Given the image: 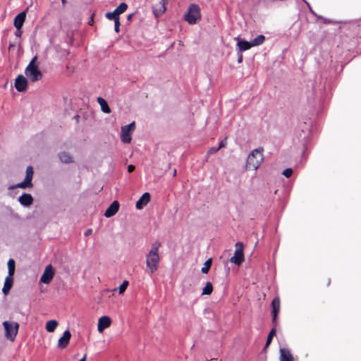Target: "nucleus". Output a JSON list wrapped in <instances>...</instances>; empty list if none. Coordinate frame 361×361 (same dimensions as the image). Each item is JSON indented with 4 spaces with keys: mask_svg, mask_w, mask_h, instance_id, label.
<instances>
[{
    "mask_svg": "<svg viewBox=\"0 0 361 361\" xmlns=\"http://www.w3.org/2000/svg\"><path fill=\"white\" fill-rule=\"evenodd\" d=\"M158 269V245L154 243L151 250L146 256L145 272L152 277V275Z\"/></svg>",
    "mask_w": 361,
    "mask_h": 361,
    "instance_id": "obj_1",
    "label": "nucleus"
},
{
    "mask_svg": "<svg viewBox=\"0 0 361 361\" xmlns=\"http://www.w3.org/2000/svg\"><path fill=\"white\" fill-rule=\"evenodd\" d=\"M264 161L263 149L261 148L252 150L247 156L245 169L256 171Z\"/></svg>",
    "mask_w": 361,
    "mask_h": 361,
    "instance_id": "obj_2",
    "label": "nucleus"
},
{
    "mask_svg": "<svg viewBox=\"0 0 361 361\" xmlns=\"http://www.w3.org/2000/svg\"><path fill=\"white\" fill-rule=\"evenodd\" d=\"M37 59V56H35L25 70V74L33 82L41 80L42 78V73L35 63Z\"/></svg>",
    "mask_w": 361,
    "mask_h": 361,
    "instance_id": "obj_3",
    "label": "nucleus"
},
{
    "mask_svg": "<svg viewBox=\"0 0 361 361\" xmlns=\"http://www.w3.org/2000/svg\"><path fill=\"white\" fill-rule=\"evenodd\" d=\"M201 18L200 8L198 5L192 4L189 6L188 12L185 15V20L190 25L197 23Z\"/></svg>",
    "mask_w": 361,
    "mask_h": 361,
    "instance_id": "obj_4",
    "label": "nucleus"
},
{
    "mask_svg": "<svg viewBox=\"0 0 361 361\" xmlns=\"http://www.w3.org/2000/svg\"><path fill=\"white\" fill-rule=\"evenodd\" d=\"M3 325L6 331V338L11 341H14L18 334L19 324L17 322H9L8 321H5L3 323Z\"/></svg>",
    "mask_w": 361,
    "mask_h": 361,
    "instance_id": "obj_5",
    "label": "nucleus"
},
{
    "mask_svg": "<svg viewBox=\"0 0 361 361\" xmlns=\"http://www.w3.org/2000/svg\"><path fill=\"white\" fill-rule=\"evenodd\" d=\"M243 247L244 246L243 243H236L234 255L230 259L231 263L240 265L244 262Z\"/></svg>",
    "mask_w": 361,
    "mask_h": 361,
    "instance_id": "obj_6",
    "label": "nucleus"
},
{
    "mask_svg": "<svg viewBox=\"0 0 361 361\" xmlns=\"http://www.w3.org/2000/svg\"><path fill=\"white\" fill-rule=\"evenodd\" d=\"M54 275V271L51 264L46 267L45 270L41 276L40 281L48 284L51 282Z\"/></svg>",
    "mask_w": 361,
    "mask_h": 361,
    "instance_id": "obj_7",
    "label": "nucleus"
},
{
    "mask_svg": "<svg viewBox=\"0 0 361 361\" xmlns=\"http://www.w3.org/2000/svg\"><path fill=\"white\" fill-rule=\"evenodd\" d=\"M27 80L23 75H19L15 80V87L18 92H23L26 90Z\"/></svg>",
    "mask_w": 361,
    "mask_h": 361,
    "instance_id": "obj_8",
    "label": "nucleus"
},
{
    "mask_svg": "<svg viewBox=\"0 0 361 361\" xmlns=\"http://www.w3.org/2000/svg\"><path fill=\"white\" fill-rule=\"evenodd\" d=\"M118 209H119V203L118 201L115 200L106 209V210L104 212V216L106 218L111 217V216H114L118 212Z\"/></svg>",
    "mask_w": 361,
    "mask_h": 361,
    "instance_id": "obj_9",
    "label": "nucleus"
},
{
    "mask_svg": "<svg viewBox=\"0 0 361 361\" xmlns=\"http://www.w3.org/2000/svg\"><path fill=\"white\" fill-rule=\"evenodd\" d=\"M71 337V332L68 330L65 331L63 334V336L59 340V348H65L68 345Z\"/></svg>",
    "mask_w": 361,
    "mask_h": 361,
    "instance_id": "obj_10",
    "label": "nucleus"
},
{
    "mask_svg": "<svg viewBox=\"0 0 361 361\" xmlns=\"http://www.w3.org/2000/svg\"><path fill=\"white\" fill-rule=\"evenodd\" d=\"M18 201L20 204L23 207H29L33 202V197L30 194L23 193L19 197Z\"/></svg>",
    "mask_w": 361,
    "mask_h": 361,
    "instance_id": "obj_11",
    "label": "nucleus"
},
{
    "mask_svg": "<svg viewBox=\"0 0 361 361\" xmlns=\"http://www.w3.org/2000/svg\"><path fill=\"white\" fill-rule=\"evenodd\" d=\"M111 325V319L107 316H103L99 319L97 329L102 332L105 329Z\"/></svg>",
    "mask_w": 361,
    "mask_h": 361,
    "instance_id": "obj_12",
    "label": "nucleus"
},
{
    "mask_svg": "<svg viewBox=\"0 0 361 361\" xmlns=\"http://www.w3.org/2000/svg\"><path fill=\"white\" fill-rule=\"evenodd\" d=\"M149 200H150L149 193L145 192L136 202V209H142L149 202Z\"/></svg>",
    "mask_w": 361,
    "mask_h": 361,
    "instance_id": "obj_13",
    "label": "nucleus"
},
{
    "mask_svg": "<svg viewBox=\"0 0 361 361\" xmlns=\"http://www.w3.org/2000/svg\"><path fill=\"white\" fill-rule=\"evenodd\" d=\"M236 40L238 41L237 47L239 51H245L250 49L251 47H253L251 42L242 40L238 37L236 38Z\"/></svg>",
    "mask_w": 361,
    "mask_h": 361,
    "instance_id": "obj_14",
    "label": "nucleus"
},
{
    "mask_svg": "<svg viewBox=\"0 0 361 361\" xmlns=\"http://www.w3.org/2000/svg\"><path fill=\"white\" fill-rule=\"evenodd\" d=\"M13 276H10L9 274H8V276H6V278L5 279L4 285V287L2 289V292L4 295H7L13 286Z\"/></svg>",
    "mask_w": 361,
    "mask_h": 361,
    "instance_id": "obj_15",
    "label": "nucleus"
},
{
    "mask_svg": "<svg viewBox=\"0 0 361 361\" xmlns=\"http://www.w3.org/2000/svg\"><path fill=\"white\" fill-rule=\"evenodd\" d=\"M26 13L25 11L20 12L14 18V26L16 28L22 27L25 20Z\"/></svg>",
    "mask_w": 361,
    "mask_h": 361,
    "instance_id": "obj_16",
    "label": "nucleus"
},
{
    "mask_svg": "<svg viewBox=\"0 0 361 361\" xmlns=\"http://www.w3.org/2000/svg\"><path fill=\"white\" fill-rule=\"evenodd\" d=\"M273 320L275 321L277 314L280 311V300L279 298H275L271 302Z\"/></svg>",
    "mask_w": 361,
    "mask_h": 361,
    "instance_id": "obj_17",
    "label": "nucleus"
},
{
    "mask_svg": "<svg viewBox=\"0 0 361 361\" xmlns=\"http://www.w3.org/2000/svg\"><path fill=\"white\" fill-rule=\"evenodd\" d=\"M133 132L130 131L128 129L124 126L121 127V140L124 143H130L131 141V133Z\"/></svg>",
    "mask_w": 361,
    "mask_h": 361,
    "instance_id": "obj_18",
    "label": "nucleus"
},
{
    "mask_svg": "<svg viewBox=\"0 0 361 361\" xmlns=\"http://www.w3.org/2000/svg\"><path fill=\"white\" fill-rule=\"evenodd\" d=\"M293 357L290 352L286 348L280 350V360L281 361H293Z\"/></svg>",
    "mask_w": 361,
    "mask_h": 361,
    "instance_id": "obj_19",
    "label": "nucleus"
},
{
    "mask_svg": "<svg viewBox=\"0 0 361 361\" xmlns=\"http://www.w3.org/2000/svg\"><path fill=\"white\" fill-rule=\"evenodd\" d=\"M60 161L65 164H70L73 162V159L71 155L67 152H62L59 154Z\"/></svg>",
    "mask_w": 361,
    "mask_h": 361,
    "instance_id": "obj_20",
    "label": "nucleus"
},
{
    "mask_svg": "<svg viewBox=\"0 0 361 361\" xmlns=\"http://www.w3.org/2000/svg\"><path fill=\"white\" fill-rule=\"evenodd\" d=\"M97 101L99 103V104L100 105L101 109L104 113L109 114L111 112V109H110L108 103L104 98L99 97L97 99Z\"/></svg>",
    "mask_w": 361,
    "mask_h": 361,
    "instance_id": "obj_21",
    "label": "nucleus"
},
{
    "mask_svg": "<svg viewBox=\"0 0 361 361\" xmlns=\"http://www.w3.org/2000/svg\"><path fill=\"white\" fill-rule=\"evenodd\" d=\"M32 186H33L32 183H30V181H28L27 180H26L25 178L24 180L22 181L21 183H19L16 184V185H11L8 188V189L9 190H13V189H16V188H32Z\"/></svg>",
    "mask_w": 361,
    "mask_h": 361,
    "instance_id": "obj_22",
    "label": "nucleus"
},
{
    "mask_svg": "<svg viewBox=\"0 0 361 361\" xmlns=\"http://www.w3.org/2000/svg\"><path fill=\"white\" fill-rule=\"evenodd\" d=\"M58 326V322L56 320H49L46 324V329L48 332H54Z\"/></svg>",
    "mask_w": 361,
    "mask_h": 361,
    "instance_id": "obj_23",
    "label": "nucleus"
},
{
    "mask_svg": "<svg viewBox=\"0 0 361 361\" xmlns=\"http://www.w3.org/2000/svg\"><path fill=\"white\" fill-rule=\"evenodd\" d=\"M127 8H128L127 4L125 2H122L119 4V6L114 11V13H116V15L118 17H119V15L124 13Z\"/></svg>",
    "mask_w": 361,
    "mask_h": 361,
    "instance_id": "obj_24",
    "label": "nucleus"
},
{
    "mask_svg": "<svg viewBox=\"0 0 361 361\" xmlns=\"http://www.w3.org/2000/svg\"><path fill=\"white\" fill-rule=\"evenodd\" d=\"M265 37L264 35H260L251 41L252 47H257L262 44L264 42Z\"/></svg>",
    "mask_w": 361,
    "mask_h": 361,
    "instance_id": "obj_25",
    "label": "nucleus"
},
{
    "mask_svg": "<svg viewBox=\"0 0 361 361\" xmlns=\"http://www.w3.org/2000/svg\"><path fill=\"white\" fill-rule=\"evenodd\" d=\"M25 173H26V176H25V178L26 180H27L28 181H30V183H32L33 174H34V170H33L32 166H27L26 169Z\"/></svg>",
    "mask_w": 361,
    "mask_h": 361,
    "instance_id": "obj_26",
    "label": "nucleus"
},
{
    "mask_svg": "<svg viewBox=\"0 0 361 361\" xmlns=\"http://www.w3.org/2000/svg\"><path fill=\"white\" fill-rule=\"evenodd\" d=\"M213 286L210 282H207L202 289V295H210L212 293Z\"/></svg>",
    "mask_w": 361,
    "mask_h": 361,
    "instance_id": "obj_27",
    "label": "nucleus"
},
{
    "mask_svg": "<svg viewBox=\"0 0 361 361\" xmlns=\"http://www.w3.org/2000/svg\"><path fill=\"white\" fill-rule=\"evenodd\" d=\"M8 274L13 276L15 273V261L13 259H10L8 262Z\"/></svg>",
    "mask_w": 361,
    "mask_h": 361,
    "instance_id": "obj_28",
    "label": "nucleus"
},
{
    "mask_svg": "<svg viewBox=\"0 0 361 361\" xmlns=\"http://www.w3.org/2000/svg\"><path fill=\"white\" fill-rule=\"evenodd\" d=\"M212 258H209L207 260H206V262L204 264L203 267L201 269V271L203 274H207L208 273V271H209V269H210V267L212 266Z\"/></svg>",
    "mask_w": 361,
    "mask_h": 361,
    "instance_id": "obj_29",
    "label": "nucleus"
},
{
    "mask_svg": "<svg viewBox=\"0 0 361 361\" xmlns=\"http://www.w3.org/2000/svg\"><path fill=\"white\" fill-rule=\"evenodd\" d=\"M105 16L106 18L108 19V20H114L115 22V20H117V19H119V17H118L116 13H114V11L113 12H107L106 14H105Z\"/></svg>",
    "mask_w": 361,
    "mask_h": 361,
    "instance_id": "obj_30",
    "label": "nucleus"
},
{
    "mask_svg": "<svg viewBox=\"0 0 361 361\" xmlns=\"http://www.w3.org/2000/svg\"><path fill=\"white\" fill-rule=\"evenodd\" d=\"M128 284H129V283L128 281H124L122 283V284L118 288L119 294H122L126 291Z\"/></svg>",
    "mask_w": 361,
    "mask_h": 361,
    "instance_id": "obj_31",
    "label": "nucleus"
},
{
    "mask_svg": "<svg viewBox=\"0 0 361 361\" xmlns=\"http://www.w3.org/2000/svg\"><path fill=\"white\" fill-rule=\"evenodd\" d=\"M276 334V330L275 329H272L269 334V336L267 337V343H266V346H268L271 342V340L273 338V337L274 336V335Z\"/></svg>",
    "mask_w": 361,
    "mask_h": 361,
    "instance_id": "obj_32",
    "label": "nucleus"
},
{
    "mask_svg": "<svg viewBox=\"0 0 361 361\" xmlns=\"http://www.w3.org/2000/svg\"><path fill=\"white\" fill-rule=\"evenodd\" d=\"M169 0H161V8H159V13H164L166 11V4H168Z\"/></svg>",
    "mask_w": 361,
    "mask_h": 361,
    "instance_id": "obj_33",
    "label": "nucleus"
},
{
    "mask_svg": "<svg viewBox=\"0 0 361 361\" xmlns=\"http://www.w3.org/2000/svg\"><path fill=\"white\" fill-rule=\"evenodd\" d=\"M293 173V170L290 168L286 169L283 171V174L286 178H289Z\"/></svg>",
    "mask_w": 361,
    "mask_h": 361,
    "instance_id": "obj_34",
    "label": "nucleus"
},
{
    "mask_svg": "<svg viewBox=\"0 0 361 361\" xmlns=\"http://www.w3.org/2000/svg\"><path fill=\"white\" fill-rule=\"evenodd\" d=\"M219 150V148H218V147H211L207 153V157H209V155L217 152Z\"/></svg>",
    "mask_w": 361,
    "mask_h": 361,
    "instance_id": "obj_35",
    "label": "nucleus"
},
{
    "mask_svg": "<svg viewBox=\"0 0 361 361\" xmlns=\"http://www.w3.org/2000/svg\"><path fill=\"white\" fill-rule=\"evenodd\" d=\"M124 127L126 128V130H129L131 132H133L135 128V122H132L128 125L124 126Z\"/></svg>",
    "mask_w": 361,
    "mask_h": 361,
    "instance_id": "obj_36",
    "label": "nucleus"
},
{
    "mask_svg": "<svg viewBox=\"0 0 361 361\" xmlns=\"http://www.w3.org/2000/svg\"><path fill=\"white\" fill-rule=\"evenodd\" d=\"M114 30L116 32H119L120 31V20L119 19H117V20H115L114 22Z\"/></svg>",
    "mask_w": 361,
    "mask_h": 361,
    "instance_id": "obj_37",
    "label": "nucleus"
},
{
    "mask_svg": "<svg viewBox=\"0 0 361 361\" xmlns=\"http://www.w3.org/2000/svg\"><path fill=\"white\" fill-rule=\"evenodd\" d=\"M23 31L22 27L16 28V31L15 32V36L17 38H20L22 35Z\"/></svg>",
    "mask_w": 361,
    "mask_h": 361,
    "instance_id": "obj_38",
    "label": "nucleus"
},
{
    "mask_svg": "<svg viewBox=\"0 0 361 361\" xmlns=\"http://www.w3.org/2000/svg\"><path fill=\"white\" fill-rule=\"evenodd\" d=\"M226 145H227L226 140H222V141H221V142H220V143H219V147H218V148H219V149H220L221 148L224 147Z\"/></svg>",
    "mask_w": 361,
    "mask_h": 361,
    "instance_id": "obj_39",
    "label": "nucleus"
},
{
    "mask_svg": "<svg viewBox=\"0 0 361 361\" xmlns=\"http://www.w3.org/2000/svg\"><path fill=\"white\" fill-rule=\"evenodd\" d=\"M152 11L156 18H158V8L156 6H152Z\"/></svg>",
    "mask_w": 361,
    "mask_h": 361,
    "instance_id": "obj_40",
    "label": "nucleus"
},
{
    "mask_svg": "<svg viewBox=\"0 0 361 361\" xmlns=\"http://www.w3.org/2000/svg\"><path fill=\"white\" fill-rule=\"evenodd\" d=\"M134 170H135V166H133V165L130 164V165H129V166H128V171L129 173L133 172Z\"/></svg>",
    "mask_w": 361,
    "mask_h": 361,
    "instance_id": "obj_41",
    "label": "nucleus"
},
{
    "mask_svg": "<svg viewBox=\"0 0 361 361\" xmlns=\"http://www.w3.org/2000/svg\"><path fill=\"white\" fill-rule=\"evenodd\" d=\"M16 43L20 44L19 42H16ZM15 46H16V42L15 43H10L9 47H8V49L11 50L12 48H14Z\"/></svg>",
    "mask_w": 361,
    "mask_h": 361,
    "instance_id": "obj_42",
    "label": "nucleus"
},
{
    "mask_svg": "<svg viewBox=\"0 0 361 361\" xmlns=\"http://www.w3.org/2000/svg\"><path fill=\"white\" fill-rule=\"evenodd\" d=\"M92 233V229H88L85 233V236H88L89 235H90Z\"/></svg>",
    "mask_w": 361,
    "mask_h": 361,
    "instance_id": "obj_43",
    "label": "nucleus"
},
{
    "mask_svg": "<svg viewBox=\"0 0 361 361\" xmlns=\"http://www.w3.org/2000/svg\"><path fill=\"white\" fill-rule=\"evenodd\" d=\"M242 59H243V57H242V56H240V57L238 58V63H241Z\"/></svg>",
    "mask_w": 361,
    "mask_h": 361,
    "instance_id": "obj_44",
    "label": "nucleus"
},
{
    "mask_svg": "<svg viewBox=\"0 0 361 361\" xmlns=\"http://www.w3.org/2000/svg\"><path fill=\"white\" fill-rule=\"evenodd\" d=\"M80 361H86V355H85Z\"/></svg>",
    "mask_w": 361,
    "mask_h": 361,
    "instance_id": "obj_45",
    "label": "nucleus"
},
{
    "mask_svg": "<svg viewBox=\"0 0 361 361\" xmlns=\"http://www.w3.org/2000/svg\"><path fill=\"white\" fill-rule=\"evenodd\" d=\"M176 175V169L173 170V176H175Z\"/></svg>",
    "mask_w": 361,
    "mask_h": 361,
    "instance_id": "obj_46",
    "label": "nucleus"
},
{
    "mask_svg": "<svg viewBox=\"0 0 361 361\" xmlns=\"http://www.w3.org/2000/svg\"><path fill=\"white\" fill-rule=\"evenodd\" d=\"M61 2L63 4H65L66 3V0H61Z\"/></svg>",
    "mask_w": 361,
    "mask_h": 361,
    "instance_id": "obj_47",
    "label": "nucleus"
},
{
    "mask_svg": "<svg viewBox=\"0 0 361 361\" xmlns=\"http://www.w3.org/2000/svg\"><path fill=\"white\" fill-rule=\"evenodd\" d=\"M131 16H132V14L129 15L128 17V19H130L131 18Z\"/></svg>",
    "mask_w": 361,
    "mask_h": 361,
    "instance_id": "obj_48",
    "label": "nucleus"
},
{
    "mask_svg": "<svg viewBox=\"0 0 361 361\" xmlns=\"http://www.w3.org/2000/svg\"><path fill=\"white\" fill-rule=\"evenodd\" d=\"M302 1H305L307 4L308 6H310L309 4L305 0H302Z\"/></svg>",
    "mask_w": 361,
    "mask_h": 361,
    "instance_id": "obj_49",
    "label": "nucleus"
}]
</instances>
